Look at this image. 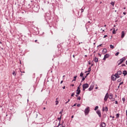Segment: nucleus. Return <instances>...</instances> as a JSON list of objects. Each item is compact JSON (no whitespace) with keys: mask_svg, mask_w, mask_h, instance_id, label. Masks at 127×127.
<instances>
[{"mask_svg":"<svg viewBox=\"0 0 127 127\" xmlns=\"http://www.w3.org/2000/svg\"><path fill=\"white\" fill-rule=\"evenodd\" d=\"M84 112L85 115L87 116V115L89 114V113H90V107H87V108H86Z\"/></svg>","mask_w":127,"mask_h":127,"instance_id":"1","label":"nucleus"},{"mask_svg":"<svg viewBox=\"0 0 127 127\" xmlns=\"http://www.w3.org/2000/svg\"><path fill=\"white\" fill-rule=\"evenodd\" d=\"M124 61H126V58L125 57H123L122 59H121L119 61H118V66L121 65V64H122Z\"/></svg>","mask_w":127,"mask_h":127,"instance_id":"2","label":"nucleus"},{"mask_svg":"<svg viewBox=\"0 0 127 127\" xmlns=\"http://www.w3.org/2000/svg\"><path fill=\"white\" fill-rule=\"evenodd\" d=\"M82 87H83V91H85L86 89H87V88H89V84H88V83L83 84L82 85Z\"/></svg>","mask_w":127,"mask_h":127,"instance_id":"3","label":"nucleus"},{"mask_svg":"<svg viewBox=\"0 0 127 127\" xmlns=\"http://www.w3.org/2000/svg\"><path fill=\"white\" fill-rule=\"evenodd\" d=\"M108 98H109V93H107L104 99V102H107V101H108Z\"/></svg>","mask_w":127,"mask_h":127,"instance_id":"4","label":"nucleus"},{"mask_svg":"<svg viewBox=\"0 0 127 127\" xmlns=\"http://www.w3.org/2000/svg\"><path fill=\"white\" fill-rule=\"evenodd\" d=\"M96 114H97L99 118H101V117H102V114H101V111L98 110L97 111H96Z\"/></svg>","mask_w":127,"mask_h":127,"instance_id":"5","label":"nucleus"},{"mask_svg":"<svg viewBox=\"0 0 127 127\" xmlns=\"http://www.w3.org/2000/svg\"><path fill=\"white\" fill-rule=\"evenodd\" d=\"M111 80H113V81H116L117 80V78H116V76H115V75H112L111 76Z\"/></svg>","mask_w":127,"mask_h":127,"instance_id":"6","label":"nucleus"},{"mask_svg":"<svg viewBox=\"0 0 127 127\" xmlns=\"http://www.w3.org/2000/svg\"><path fill=\"white\" fill-rule=\"evenodd\" d=\"M100 126L102 127H106V125L104 122H102L100 124Z\"/></svg>","mask_w":127,"mask_h":127,"instance_id":"7","label":"nucleus"},{"mask_svg":"<svg viewBox=\"0 0 127 127\" xmlns=\"http://www.w3.org/2000/svg\"><path fill=\"white\" fill-rule=\"evenodd\" d=\"M125 31H122V32L121 38H124L125 37Z\"/></svg>","mask_w":127,"mask_h":127,"instance_id":"8","label":"nucleus"},{"mask_svg":"<svg viewBox=\"0 0 127 127\" xmlns=\"http://www.w3.org/2000/svg\"><path fill=\"white\" fill-rule=\"evenodd\" d=\"M102 53L103 54H106L107 53V49H103V50H102Z\"/></svg>","mask_w":127,"mask_h":127,"instance_id":"9","label":"nucleus"},{"mask_svg":"<svg viewBox=\"0 0 127 127\" xmlns=\"http://www.w3.org/2000/svg\"><path fill=\"white\" fill-rule=\"evenodd\" d=\"M80 93H81V89H77L76 90L77 95H80Z\"/></svg>","mask_w":127,"mask_h":127,"instance_id":"10","label":"nucleus"},{"mask_svg":"<svg viewBox=\"0 0 127 127\" xmlns=\"http://www.w3.org/2000/svg\"><path fill=\"white\" fill-rule=\"evenodd\" d=\"M108 98L110 100H112V99H113V94L110 93V95H109V96H108Z\"/></svg>","mask_w":127,"mask_h":127,"instance_id":"11","label":"nucleus"},{"mask_svg":"<svg viewBox=\"0 0 127 127\" xmlns=\"http://www.w3.org/2000/svg\"><path fill=\"white\" fill-rule=\"evenodd\" d=\"M93 88H94V86L91 85L90 87L89 88L88 90L89 91H92V90H93Z\"/></svg>","mask_w":127,"mask_h":127,"instance_id":"12","label":"nucleus"},{"mask_svg":"<svg viewBox=\"0 0 127 127\" xmlns=\"http://www.w3.org/2000/svg\"><path fill=\"white\" fill-rule=\"evenodd\" d=\"M94 62L97 63L98 62V61H99V59L97 58H94Z\"/></svg>","mask_w":127,"mask_h":127,"instance_id":"13","label":"nucleus"},{"mask_svg":"<svg viewBox=\"0 0 127 127\" xmlns=\"http://www.w3.org/2000/svg\"><path fill=\"white\" fill-rule=\"evenodd\" d=\"M123 75H124V76L127 75V70H124L123 72Z\"/></svg>","mask_w":127,"mask_h":127,"instance_id":"14","label":"nucleus"},{"mask_svg":"<svg viewBox=\"0 0 127 127\" xmlns=\"http://www.w3.org/2000/svg\"><path fill=\"white\" fill-rule=\"evenodd\" d=\"M103 111H105L106 112H108V107H106L105 108L103 107Z\"/></svg>","mask_w":127,"mask_h":127,"instance_id":"15","label":"nucleus"},{"mask_svg":"<svg viewBox=\"0 0 127 127\" xmlns=\"http://www.w3.org/2000/svg\"><path fill=\"white\" fill-rule=\"evenodd\" d=\"M114 76H115L116 79L120 78V75L119 74H118V73L115 74V75H114Z\"/></svg>","mask_w":127,"mask_h":127,"instance_id":"16","label":"nucleus"},{"mask_svg":"<svg viewBox=\"0 0 127 127\" xmlns=\"http://www.w3.org/2000/svg\"><path fill=\"white\" fill-rule=\"evenodd\" d=\"M104 57H105V58L108 59L109 57H110V55L109 54H106Z\"/></svg>","mask_w":127,"mask_h":127,"instance_id":"17","label":"nucleus"},{"mask_svg":"<svg viewBox=\"0 0 127 127\" xmlns=\"http://www.w3.org/2000/svg\"><path fill=\"white\" fill-rule=\"evenodd\" d=\"M122 71H121V70H119V71L117 72V74H118V75H122Z\"/></svg>","mask_w":127,"mask_h":127,"instance_id":"18","label":"nucleus"},{"mask_svg":"<svg viewBox=\"0 0 127 127\" xmlns=\"http://www.w3.org/2000/svg\"><path fill=\"white\" fill-rule=\"evenodd\" d=\"M122 101L123 102V104L125 103V102H126V98L125 97H123L122 98Z\"/></svg>","mask_w":127,"mask_h":127,"instance_id":"19","label":"nucleus"},{"mask_svg":"<svg viewBox=\"0 0 127 127\" xmlns=\"http://www.w3.org/2000/svg\"><path fill=\"white\" fill-rule=\"evenodd\" d=\"M116 118L117 119H119L120 118V114H116Z\"/></svg>","mask_w":127,"mask_h":127,"instance_id":"20","label":"nucleus"},{"mask_svg":"<svg viewBox=\"0 0 127 127\" xmlns=\"http://www.w3.org/2000/svg\"><path fill=\"white\" fill-rule=\"evenodd\" d=\"M99 109V106H96L94 108V111H97Z\"/></svg>","mask_w":127,"mask_h":127,"instance_id":"21","label":"nucleus"},{"mask_svg":"<svg viewBox=\"0 0 127 127\" xmlns=\"http://www.w3.org/2000/svg\"><path fill=\"white\" fill-rule=\"evenodd\" d=\"M84 75V73H83V72H81L80 74V77H83V76Z\"/></svg>","mask_w":127,"mask_h":127,"instance_id":"22","label":"nucleus"},{"mask_svg":"<svg viewBox=\"0 0 127 127\" xmlns=\"http://www.w3.org/2000/svg\"><path fill=\"white\" fill-rule=\"evenodd\" d=\"M111 4L114 6V5H115V2L112 1L111 2Z\"/></svg>","mask_w":127,"mask_h":127,"instance_id":"23","label":"nucleus"},{"mask_svg":"<svg viewBox=\"0 0 127 127\" xmlns=\"http://www.w3.org/2000/svg\"><path fill=\"white\" fill-rule=\"evenodd\" d=\"M87 72H91V66H90V67L88 68V70Z\"/></svg>","mask_w":127,"mask_h":127,"instance_id":"24","label":"nucleus"},{"mask_svg":"<svg viewBox=\"0 0 127 127\" xmlns=\"http://www.w3.org/2000/svg\"><path fill=\"white\" fill-rule=\"evenodd\" d=\"M58 100V98H57V101H56V105H58L59 102H58V100Z\"/></svg>","mask_w":127,"mask_h":127,"instance_id":"25","label":"nucleus"},{"mask_svg":"<svg viewBox=\"0 0 127 127\" xmlns=\"http://www.w3.org/2000/svg\"><path fill=\"white\" fill-rule=\"evenodd\" d=\"M119 54H120V52H117L115 54V56H118V55H119Z\"/></svg>","mask_w":127,"mask_h":127,"instance_id":"26","label":"nucleus"},{"mask_svg":"<svg viewBox=\"0 0 127 127\" xmlns=\"http://www.w3.org/2000/svg\"><path fill=\"white\" fill-rule=\"evenodd\" d=\"M110 48H111L112 49H114V46H113L112 45H111Z\"/></svg>","mask_w":127,"mask_h":127,"instance_id":"27","label":"nucleus"},{"mask_svg":"<svg viewBox=\"0 0 127 127\" xmlns=\"http://www.w3.org/2000/svg\"><path fill=\"white\" fill-rule=\"evenodd\" d=\"M77 100H78L79 101H80L81 100V97L79 96L78 97H77Z\"/></svg>","mask_w":127,"mask_h":127,"instance_id":"28","label":"nucleus"},{"mask_svg":"<svg viewBox=\"0 0 127 127\" xmlns=\"http://www.w3.org/2000/svg\"><path fill=\"white\" fill-rule=\"evenodd\" d=\"M12 75H13V76H15V75H16V74H15V71H13L12 72Z\"/></svg>","mask_w":127,"mask_h":127,"instance_id":"29","label":"nucleus"},{"mask_svg":"<svg viewBox=\"0 0 127 127\" xmlns=\"http://www.w3.org/2000/svg\"><path fill=\"white\" fill-rule=\"evenodd\" d=\"M76 79H77V76H74V79L72 81H76Z\"/></svg>","mask_w":127,"mask_h":127,"instance_id":"30","label":"nucleus"},{"mask_svg":"<svg viewBox=\"0 0 127 127\" xmlns=\"http://www.w3.org/2000/svg\"><path fill=\"white\" fill-rule=\"evenodd\" d=\"M82 77H83V78H82V79L81 82H83V81H84V80H85V78H86V77H84V76Z\"/></svg>","mask_w":127,"mask_h":127,"instance_id":"31","label":"nucleus"},{"mask_svg":"<svg viewBox=\"0 0 127 127\" xmlns=\"http://www.w3.org/2000/svg\"><path fill=\"white\" fill-rule=\"evenodd\" d=\"M75 95L74 93H72L71 94V97H74V95Z\"/></svg>","mask_w":127,"mask_h":127,"instance_id":"32","label":"nucleus"},{"mask_svg":"<svg viewBox=\"0 0 127 127\" xmlns=\"http://www.w3.org/2000/svg\"><path fill=\"white\" fill-rule=\"evenodd\" d=\"M113 34H116V31H115V30H114L113 31Z\"/></svg>","mask_w":127,"mask_h":127,"instance_id":"33","label":"nucleus"},{"mask_svg":"<svg viewBox=\"0 0 127 127\" xmlns=\"http://www.w3.org/2000/svg\"><path fill=\"white\" fill-rule=\"evenodd\" d=\"M123 84H124L123 82H121L119 84V86H121V85H123Z\"/></svg>","mask_w":127,"mask_h":127,"instance_id":"34","label":"nucleus"},{"mask_svg":"<svg viewBox=\"0 0 127 127\" xmlns=\"http://www.w3.org/2000/svg\"><path fill=\"white\" fill-rule=\"evenodd\" d=\"M115 104L116 105H118L119 104L118 102V101H115Z\"/></svg>","mask_w":127,"mask_h":127,"instance_id":"35","label":"nucleus"},{"mask_svg":"<svg viewBox=\"0 0 127 127\" xmlns=\"http://www.w3.org/2000/svg\"><path fill=\"white\" fill-rule=\"evenodd\" d=\"M69 102H70V99H68V101L65 102V104H68V103H69Z\"/></svg>","mask_w":127,"mask_h":127,"instance_id":"36","label":"nucleus"},{"mask_svg":"<svg viewBox=\"0 0 127 127\" xmlns=\"http://www.w3.org/2000/svg\"><path fill=\"white\" fill-rule=\"evenodd\" d=\"M106 37H108V35H104L103 38H106Z\"/></svg>","mask_w":127,"mask_h":127,"instance_id":"37","label":"nucleus"},{"mask_svg":"<svg viewBox=\"0 0 127 127\" xmlns=\"http://www.w3.org/2000/svg\"><path fill=\"white\" fill-rule=\"evenodd\" d=\"M58 120L59 121H61V116L60 117V118H59L58 119Z\"/></svg>","mask_w":127,"mask_h":127,"instance_id":"38","label":"nucleus"},{"mask_svg":"<svg viewBox=\"0 0 127 127\" xmlns=\"http://www.w3.org/2000/svg\"><path fill=\"white\" fill-rule=\"evenodd\" d=\"M117 81H118V82H121V81H122V79H119Z\"/></svg>","mask_w":127,"mask_h":127,"instance_id":"39","label":"nucleus"},{"mask_svg":"<svg viewBox=\"0 0 127 127\" xmlns=\"http://www.w3.org/2000/svg\"><path fill=\"white\" fill-rule=\"evenodd\" d=\"M89 74H90V73H87L86 74V76H85V78H86V77H87L89 75Z\"/></svg>","mask_w":127,"mask_h":127,"instance_id":"40","label":"nucleus"},{"mask_svg":"<svg viewBox=\"0 0 127 127\" xmlns=\"http://www.w3.org/2000/svg\"><path fill=\"white\" fill-rule=\"evenodd\" d=\"M88 63L89 65H91V62L90 61H88Z\"/></svg>","mask_w":127,"mask_h":127,"instance_id":"41","label":"nucleus"},{"mask_svg":"<svg viewBox=\"0 0 127 127\" xmlns=\"http://www.w3.org/2000/svg\"><path fill=\"white\" fill-rule=\"evenodd\" d=\"M111 100H112V102H114L115 99V98H112Z\"/></svg>","mask_w":127,"mask_h":127,"instance_id":"42","label":"nucleus"},{"mask_svg":"<svg viewBox=\"0 0 127 127\" xmlns=\"http://www.w3.org/2000/svg\"><path fill=\"white\" fill-rule=\"evenodd\" d=\"M80 106H81V104H78L77 105V107H80Z\"/></svg>","mask_w":127,"mask_h":127,"instance_id":"43","label":"nucleus"},{"mask_svg":"<svg viewBox=\"0 0 127 127\" xmlns=\"http://www.w3.org/2000/svg\"><path fill=\"white\" fill-rule=\"evenodd\" d=\"M122 67H124V66H126V64H123L121 65Z\"/></svg>","mask_w":127,"mask_h":127,"instance_id":"44","label":"nucleus"},{"mask_svg":"<svg viewBox=\"0 0 127 127\" xmlns=\"http://www.w3.org/2000/svg\"><path fill=\"white\" fill-rule=\"evenodd\" d=\"M62 113H63V110H62L60 112V114H62Z\"/></svg>","mask_w":127,"mask_h":127,"instance_id":"45","label":"nucleus"},{"mask_svg":"<svg viewBox=\"0 0 127 127\" xmlns=\"http://www.w3.org/2000/svg\"><path fill=\"white\" fill-rule=\"evenodd\" d=\"M76 105H77V103L74 104L73 105V106H72V107H75V106H76Z\"/></svg>","mask_w":127,"mask_h":127,"instance_id":"46","label":"nucleus"},{"mask_svg":"<svg viewBox=\"0 0 127 127\" xmlns=\"http://www.w3.org/2000/svg\"><path fill=\"white\" fill-rule=\"evenodd\" d=\"M77 90H81V89H80V86H78V87H77Z\"/></svg>","mask_w":127,"mask_h":127,"instance_id":"47","label":"nucleus"},{"mask_svg":"<svg viewBox=\"0 0 127 127\" xmlns=\"http://www.w3.org/2000/svg\"><path fill=\"white\" fill-rule=\"evenodd\" d=\"M84 12V9H83V8H81V12Z\"/></svg>","mask_w":127,"mask_h":127,"instance_id":"48","label":"nucleus"},{"mask_svg":"<svg viewBox=\"0 0 127 127\" xmlns=\"http://www.w3.org/2000/svg\"><path fill=\"white\" fill-rule=\"evenodd\" d=\"M123 14H124L125 15H126V14H127V13H126V12H123Z\"/></svg>","mask_w":127,"mask_h":127,"instance_id":"49","label":"nucleus"},{"mask_svg":"<svg viewBox=\"0 0 127 127\" xmlns=\"http://www.w3.org/2000/svg\"><path fill=\"white\" fill-rule=\"evenodd\" d=\"M106 59H107L105 58V57H104L103 58V60H106Z\"/></svg>","mask_w":127,"mask_h":127,"instance_id":"50","label":"nucleus"},{"mask_svg":"<svg viewBox=\"0 0 127 127\" xmlns=\"http://www.w3.org/2000/svg\"><path fill=\"white\" fill-rule=\"evenodd\" d=\"M99 46H103V44H100L99 45Z\"/></svg>","mask_w":127,"mask_h":127,"instance_id":"51","label":"nucleus"},{"mask_svg":"<svg viewBox=\"0 0 127 127\" xmlns=\"http://www.w3.org/2000/svg\"><path fill=\"white\" fill-rule=\"evenodd\" d=\"M72 87H74V84H71Z\"/></svg>","mask_w":127,"mask_h":127,"instance_id":"52","label":"nucleus"},{"mask_svg":"<svg viewBox=\"0 0 127 127\" xmlns=\"http://www.w3.org/2000/svg\"><path fill=\"white\" fill-rule=\"evenodd\" d=\"M82 85L81 83L80 84V85L78 86V87H81V85Z\"/></svg>","mask_w":127,"mask_h":127,"instance_id":"53","label":"nucleus"},{"mask_svg":"<svg viewBox=\"0 0 127 127\" xmlns=\"http://www.w3.org/2000/svg\"><path fill=\"white\" fill-rule=\"evenodd\" d=\"M62 83H63V80H62L61 82V84H62Z\"/></svg>","mask_w":127,"mask_h":127,"instance_id":"54","label":"nucleus"},{"mask_svg":"<svg viewBox=\"0 0 127 127\" xmlns=\"http://www.w3.org/2000/svg\"><path fill=\"white\" fill-rule=\"evenodd\" d=\"M73 118H74V116H71V119H73Z\"/></svg>","mask_w":127,"mask_h":127,"instance_id":"55","label":"nucleus"},{"mask_svg":"<svg viewBox=\"0 0 127 127\" xmlns=\"http://www.w3.org/2000/svg\"><path fill=\"white\" fill-rule=\"evenodd\" d=\"M93 65H94V64H91V65L90 66V67H92V66H93Z\"/></svg>","mask_w":127,"mask_h":127,"instance_id":"56","label":"nucleus"},{"mask_svg":"<svg viewBox=\"0 0 127 127\" xmlns=\"http://www.w3.org/2000/svg\"><path fill=\"white\" fill-rule=\"evenodd\" d=\"M126 116H127V110H126Z\"/></svg>","mask_w":127,"mask_h":127,"instance_id":"57","label":"nucleus"},{"mask_svg":"<svg viewBox=\"0 0 127 127\" xmlns=\"http://www.w3.org/2000/svg\"><path fill=\"white\" fill-rule=\"evenodd\" d=\"M112 118H113V119H115V116H113V117H112Z\"/></svg>","mask_w":127,"mask_h":127,"instance_id":"58","label":"nucleus"},{"mask_svg":"<svg viewBox=\"0 0 127 127\" xmlns=\"http://www.w3.org/2000/svg\"><path fill=\"white\" fill-rule=\"evenodd\" d=\"M126 64L127 65V61L126 62Z\"/></svg>","mask_w":127,"mask_h":127,"instance_id":"59","label":"nucleus"},{"mask_svg":"<svg viewBox=\"0 0 127 127\" xmlns=\"http://www.w3.org/2000/svg\"><path fill=\"white\" fill-rule=\"evenodd\" d=\"M95 89L97 90V89H98V87H95Z\"/></svg>","mask_w":127,"mask_h":127,"instance_id":"60","label":"nucleus"},{"mask_svg":"<svg viewBox=\"0 0 127 127\" xmlns=\"http://www.w3.org/2000/svg\"><path fill=\"white\" fill-rule=\"evenodd\" d=\"M73 58H75V56L73 55Z\"/></svg>","mask_w":127,"mask_h":127,"instance_id":"61","label":"nucleus"},{"mask_svg":"<svg viewBox=\"0 0 127 127\" xmlns=\"http://www.w3.org/2000/svg\"><path fill=\"white\" fill-rule=\"evenodd\" d=\"M46 108H45V107H44V108H43V109L44 110H45Z\"/></svg>","mask_w":127,"mask_h":127,"instance_id":"62","label":"nucleus"},{"mask_svg":"<svg viewBox=\"0 0 127 127\" xmlns=\"http://www.w3.org/2000/svg\"><path fill=\"white\" fill-rule=\"evenodd\" d=\"M100 57H101V54H99Z\"/></svg>","mask_w":127,"mask_h":127,"instance_id":"63","label":"nucleus"},{"mask_svg":"<svg viewBox=\"0 0 127 127\" xmlns=\"http://www.w3.org/2000/svg\"><path fill=\"white\" fill-rule=\"evenodd\" d=\"M78 94L76 95H75V96H76V97H78Z\"/></svg>","mask_w":127,"mask_h":127,"instance_id":"64","label":"nucleus"}]
</instances>
